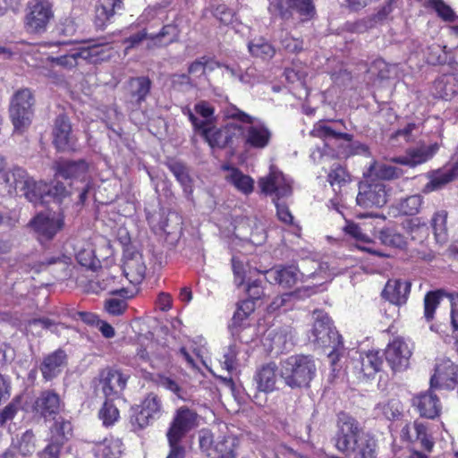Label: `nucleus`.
<instances>
[{
  "mask_svg": "<svg viewBox=\"0 0 458 458\" xmlns=\"http://www.w3.org/2000/svg\"><path fill=\"white\" fill-rule=\"evenodd\" d=\"M225 115L246 123V126L242 127V133L241 135L246 146L253 148H264L268 145L272 133L267 125L260 122H256L254 117L238 109L236 106L227 107Z\"/></svg>",
  "mask_w": 458,
  "mask_h": 458,
  "instance_id": "3",
  "label": "nucleus"
},
{
  "mask_svg": "<svg viewBox=\"0 0 458 458\" xmlns=\"http://www.w3.org/2000/svg\"><path fill=\"white\" fill-rule=\"evenodd\" d=\"M126 381L120 371L108 369L101 372L99 385L105 396L113 400L124 389Z\"/></svg>",
  "mask_w": 458,
  "mask_h": 458,
  "instance_id": "21",
  "label": "nucleus"
},
{
  "mask_svg": "<svg viewBox=\"0 0 458 458\" xmlns=\"http://www.w3.org/2000/svg\"><path fill=\"white\" fill-rule=\"evenodd\" d=\"M198 418L195 411L186 406L180 407L176 410L166 437H172L174 440H182L188 432L198 426Z\"/></svg>",
  "mask_w": 458,
  "mask_h": 458,
  "instance_id": "13",
  "label": "nucleus"
},
{
  "mask_svg": "<svg viewBox=\"0 0 458 458\" xmlns=\"http://www.w3.org/2000/svg\"><path fill=\"white\" fill-rule=\"evenodd\" d=\"M174 34L175 27L170 24L165 25L156 35H148L145 30L139 31L124 40L127 44L125 53L127 54L129 49L137 47L145 39L148 41V48L166 46L174 41Z\"/></svg>",
  "mask_w": 458,
  "mask_h": 458,
  "instance_id": "12",
  "label": "nucleus"
},
{
  "mask_svg": "<svg viewBox=\"0 0 458 458\" xmlns=\"http://www.w3.org/2000/svg\"><path fill=\"white\" fill-rule=\"evenodd\" d=\"M333 350L328 353L327 358L332 368V372L339 371L341 366L338 364L341 357L344 355V349L343 346L342 338L331 343Z\"/></svg>",
  "mask_w": 458,
  "mask_h": 458,
  "instance_id": "59",
  "label": "nucleus"
},
{
  "mask_svg": "<svg viewBox=\"0 0 458 458\" xmlns=\"http://www.w3.org/2000/svg\"><path fill=\"white\" fill-rule=\"evenodd\" d=\"M75 193H77L76 191H68L66 190L65 186L61 182H57L55 185L47 184V199L48 200L50 199H53L54 200H56L59 203H63L66 198H69Z\"/></svg>",
  "mask_w": 458,
  "mask_h": 458,
  "instance_id": "58",
  "label": "nucleus"
},
{
  "mask_svg": "<svg viewBox=\"0 0 458 458\" xmlns=\"http://www.w3.org/2000/svg\"><path fill=\"white\" fill-rule=\"evenodd\" d=\"M420 132V128L414 123H410L402 129H399L392 136L394 139L403 138L406 142L413 141Z\"/></svg>",
  "mask_w": 458,
  "mask_h": 458,
  "instance_id": "63",
  "label": "nucleus"
},
{
  "mask_svg": "<svg viewBox=\"0 0 458 458\" xmlns=\"http://www.w3.org/2000/svg\"><path fill=\"white\" fill-rule=\"evenodd\" d=\"M310 135L321 139L324 141V147H328L329 142L333 140H344L345 141H351L352 140L351 134L337 131L325 121L316 123L310 131Z\"/></svg>",
  "mask_w": 458,
  "mask_h": 458,
  "instance_id": "32",
  "label": "nucleus"
},
{
  "mask_svg": "<svg viewBox=\"0 0 458 458\" xmlns=\"http://www.w3.org/2000/svg\"><path fill=\"white\" fill-rule=\"evenodd\" d=\"M162 412V404L157 395L149 394L141 404V410L131 418L134 427L141 429L158 419Z\"/></svg>",
  "mask_w": 458,
  "mask_h": 458,
  "instance_id": "17",
  "label": "nucleus"
},
{
  "mask_svg": "<svg viewBox=\"0 0 458 458\" xmlns=\"http://www.w3.org/2000/svg\"><path fill=\"white\" fill-rule=\"evenodd\" d=\"M429 182L424 186L423 192L429 193L438 191L454 180L452 171H437L429 176Z\"/></svg>",
  "mask_w": 458,
  "mask_h": 458,
  "instance_id": "41",
  "label": "nucleus"
},
{
  "mask_svg": "<svg viewBox=\"0 0 458 458\" xmlns=\"http://www.w3.org/2000/svg\"><path fill=\"white\" fill-rule=\"evenodd\" d=\"M396 7L397 0H388L376 13L360 21L358 26H362L364 29H370L377 24H381L392 19V13Z\"/></svg>",
  "mask_w": 458,
  "mask_h": 458,
  "instance_id": "34",
  "label": "nucleus"
},
{
  "mask_svg": "<svg viewBox=\"0 0 458 458\" xmlns=\"http://www.w3.org/2000/svg\"><path fill=\"white\" fill-rule=\"evenodd\" d=\"M54 144L61 151L72 150L75 147V138L72 133V125L68 118L59 115L54 126Z\"/></svg>",
  "mask_w": 458,
  "mask_h": 458,
  "instance_id": "22",
  "label": "nucleus"
},
{
  "mask_svg": "<svg viewBox=\"0 0 458 458\" xmlns=\"http://www.w3.org/2000/svg\"><path fill=\"white\" fill-rule=\"evenodd\" d=\"M344 230L347 234L360 242L357 245L360 250L379 257L385 256L382 252L373 250L372 248L366 245L370 243L371 241L369 237L362 232L361 228L357 224L347 222Z\"/></svg>",
  "mask_w": 458,
  "mask_h": 458,
  "instance_id": "37",
  "label": "nucleus"
},
{
  "mask_svg": "<svg viewBox=\"0 0 458 458\" xmlns=\"http://www.w3.org/2000/svg\"><path fill=\"white\" fill-rule=\"evenodd\" d=\"M401 437L407 441H420L421 446L430 452L434 443L427 432V426L421 422L414 421L406 424L401 430Z\"/></svg>",
  "mask_w": 458,
  "mask_h": 458,
  "instance_id": "27",
  "label": "nucleus"
},
{
  "mask_svg": "<svg viewBox=\"0 0 458 458\" xmlns=\"http://www.w3.org/2000/svg\"><path fill=\"white\" fill-rule=\"evenodd\" d=\"M266 280L269 284H276L284 288L294 286L303 275L293 265H278L264 271Z\"/></svg>",
  "mask_w": 458,
  "mask_h": 458,
  "instance_id": "19",
  "label": "nucleus"
},
{
  "mask_svg": "<svg viewBox=\"0 0 458 458\" xmlns=\"http://www.w3.org/2000/svg\"><path fill=\"white\" fill-rule=\"evenodd\" d=\"M67 355L64 351L59 349L43 358L39 366L42 377L46 381L56 377L66 366Z\"/></svg>",
  "mask_w": 458,
  "mask_h": 458,
  "instance_id": "23",
  "label": "nucleus"
},
{
  "mask_svg": "<svg viewBox=\"0 0 458 458\" xmlns=\"http://www.w3.org/2000/svg\"><path fill=\"white\" fill-rule=\"evenodd\" d=\"M116 279L117 276L114 275L107 276L104 280L106 283L103 288L107 289L109 293L114 295H119L123 298H131L134 295L133 291L124 286L119 287V284L116 282Z\"/></svg>",
  "mask_w": 458,
  "mask_h": 458,
  "instance_id": "56",
  "label": "nucleus"
},
{
  "mask_svg": "<svg viewBox=\"0 0 458 458\" xmlns=\"http://www.w3.org/2000/svg\"><path fill=\"white\" fill-rule=\"evenodd\" d=\"M446 217L447 214L443 210L437 212L432 217L431 225L437 242L445 241Z\"/></svg>",
  "mask_w": 458,
  "mask_h": 458,
  "instance_id": "54",
  "label": "nucleus"
},
{
  "mask_svg": "<svg viewBox=\"0 0 458 458\" xmlns=\"http://www.w3.org/2000/svg\"><path fill=\"white\" fill-rule=\"evenodd\" d=\"M369 173L381 180H394L403 175V170L396 166L374 162L369 166Z\"/></svg>",
  "mask_w": 458,
  "mask_h": 458,
  "instance_id": "42",
  "label": "nucleus"
},
{
  "mask_svg": "<svg viewBox=\"0 0 458 458\" xmlns=\"http://www.w3.org/2000/svg\"><path fill=\"white\" fill-rule=\"evenodd\" d=\"M316 371L315 360L309 355H292L280 362V376L291 388L308 386Z\"/></svg>",
  "mask_w": 458,
  "mask_h": 458,
  "instance_id": "2",
  "label": "nucleus"
},
{
  "mask_svg": "<svg viewBox=\"0 0 458 458\" xmlns=\"http://www.w3.org/2000/svg\"><path fill=\"white\" fill-rule=\"evenodd\" d=\"M406 228L411 240L420 243L423 242L429 235L428 226L422 223L419 217L409 220Z\"/></svg>",
  "mask_w": 458,
  "mask_h": 458,
  "instance_id": "45",
  "label": "nucleus"
},
{
  "mask_svg": "<svg viewBox=\"0 0 458 458\" xmlns=\"http://www.w3.org/2000/svg\"><path fill=\"white\" fill-rule=\"evenodd\" d=\"M443 296L442 291L428 292L424 297V317L427 321L434 318L435 311Z\"/></svg>",
  "mask_w": 458,
  "mask_h": 458,
  "instance_id": "50",
  "label": "nucleus"
},
{
  "mask_svg": "<svg viewBox=\"0 0 458 458\" xmlns=\"http://www.w3.org/2000/svg\"><path fill=\"white\" fill-rule=\"evenodd\" d=\"M235 446L236 439L232 436H227L216 442L214 450L219 454H234Z\"/></svg>",
  "mask_w": 458,
  "mask_h": 458,
  "instance_id": "61",
  "label": "nucleus"
},
{
  "mask_svg": "<svg viewBox=\"0 0 458 458\" xmlns=\"http://www.w3.org/2000/svg\"><path fill=\"white\" fill-rule=\"evenodd\" d=\"M335 441V447L345 458H376V440L348 413L338 414Z\"/></svg>",
  "mask_w": 458,
  "mask_h": 458,
  "instance_id": "1",
  "label": "nucleus"
},
{
  "mask_svg": "<svg viewBox=\"0 0 458 458\" xmlns=\"http://www.w3.org/2000/svg\"><path fill=\"white\" fill-rule=\"evenodd\" d=\"M267 338L271 341V348L283 351L287 349L292 341V331L288 327L272 329L267 333Z\"/></svg>",
  "mask_w": 458,
  "mask_h": 458,
  "instance_id": "40",
  "label": "nucleus"
},
{
  "mask_svg": "<svg viewBox=\"0 0 458 458\" xmlns=\"http://www.w3.org/2000/svg\"><path fill=\"white\" fill-rule=\"evenodd\" d=\"M262 81L263 76L255 67L250 66L244 72L242 70V74L240 76L241 83L253 86L254 84L259 83Z\"/></svg>",
  "mask_w": 458,
  "mask_h": 458,
  "instance_id": "64",
  "label": "nucleus"
},
{
  "mask_svg": "<svg viewBox=\"0 0 458 458\" xmlns=\"http://www.w3.org/2000/svg\"><path fill=\"white\" fill-rule=\"evenodd\" d=\"M123 271L125 278L132 284L141 283L146 276L147 266L143 255L138 251L127 250L124 254Z\"/></svg>",
  "mask_w": 458,
  "mask_h": 458,
  "instance_id": "20",
  "label": "nucleus"
},
{
  "mask_svg": "<svg viewBox=\"0 0 458 458\" xmlns=\"http://www.w3.org/2000/svg\"><path fill=\"white\" fill-rule=\"evenodd\" d=\"M30 177L29 174L23 168L14 166L2 174L0 180L2 182L1 183L4 184V189L8 194L12 195L28 187Z\"/></svg>",
  "mask_w": 458,
  "mask_h": 458,
  "instance_id": "25",
  "label": "nucleus"
},
{
  "mask_svg": "<svg viewBox=\"0 0 458 458\" xmlns=\"http://www.w3.org/2000/svg\"><path fill=\"white\" fill-rule=\"evenodd\" d=\"M277 367L274 362H269L259 369L254 377L257 388L265 393L273 392L277 381Z\"/></svg>",
  "mask_w": 458,
  "mask_h": 458,
  "instance_id": "31",
  "label": "nucleus"
},
{
  "mask_svg": "<svg viewBox=\"0 0 458 458\" xmlns=\"http://www.w3.org/2000/svg\"><path fill=\"white\" fill-rule=\"evenodd\" d=\"M378 239L382 244L398 249L404 248L407 243L406 239L403 234L398 233L394 228L390 227L380 230Z\"/></svg>",
  "mask_w": 458,
  "mask_h": 458,
  "instance_id": "43",
  "label": "nucleus"
},
{
  "mask_svg": "<svg viewBox=\"0 0 458 458\" xmlns=\"http://www.w3.org/2000/svg\"><path fill=\"white\" fill-rule=\"evenodd\" d=\"M89 165L84 160L63 161L57 165V173L65 179H76L81 186L76 188L77 199L80 204H83L87 198L89 183L87 173Z\"/></svg>",
  "mask_w": 458,
  "mask_h": 458,
  "instance_id": "9",
  "label": "nucleus"
},
{
  "mask_svg": "<svg viewBox=\"0 0 458 458\" xmlns=\"http://www.w3.org/2000/svg\"><path fill=\"white\" fill-rule=\"evenodd\" d=\"M28 187L21 192L24 197L35 206L48 202L47 199V183L39 181L36 182L31 177L29 179Z\"/></svg>",
  "mask_w": 458,
  "mask_h": 458,
  "instance_id": "36",
  "label": "nucleus"
},
{
  "mask_svg": "<svg viewBox=\"0 0 458 458\" xmlns=\"http://www.w3.org/2000/svg\"><path fill=\"white\" fill-rule=\"evenodd\" d=\"M313 318L314 324L311 334L314 342H317L321 346H330L331 343H335L342 338L332 327L331 320L327 313L322 310H315Z\"/></svg>",
  "mask_w": 458,
  "mask_h": 458,
  "instance_id": "15",
  "label": "nucleus"
},
{
  "mask_svg": "<svg viewBox=\"0 0 458 458\" xmlns=\"http://www.w3.org/2000/svg\"><path fill=\"white\" fill-rule=\"evenodd\" d=\"M30 225L40 242L51 240L64 226V214L39 213L30 221Z\"/></svg>",
  "mask_w": 458,
  "mask_h": 458,
  "instance_id": "14",
  "label": "nucleus"
},
{
  "mask_svg": "<svg viewBox=\"0 0 458 458\" xmlns=\"http://www.w3.org/2000/svg\"><path fill=\"white\" fill-rule=\"evenodd\" d=\"M122 8V0H99L96 7L98 25L103 26L114 13Z\"/></svg>",
  "mask_w": 458,
  "mask_h": 458,
  "instance_id": "38",
  "label": "nucleus"
},
{
  "mask_svg": "<svg viewBox=\"0 0 458 458\" xmlns=\"http://www.w3.org/2000/svg\"><path fill=\"white\" fill-rule=\"evenodd\" d=\"M111 401L107 399L99 411V418L105 426H111L119 419V411Z\"/></svg>",
  "mask_w": 458,
  "mask_h": 458,
  "instance_id": "55",
  "label": "nucleus"
},
{
  "mask_svg": "<svg viewBox=\"0 0 458 458\" xmlns=\"http://www.w3.org/2000/svg\"><path fill=\"white\" fill-rule=\"evenodd\" d=\"M53 18V4L49 0H32L28 4L25 27L30 33L42 34Z\"/></svg>",
  "mask_w": 458,
  "mask_h": 458,
  "instance_id": "5",
  "label": "nucleus"
},
{
  "mask_svg": "<svg viewBox=\"0 0 458 458\" xmlns=\"http://www.w3.org/2000/svg\"><path fill=\"white\" fill-rule=\"evenodd\" d=\"M356 200L363 208L383 207L387 202L386 184L374 181L360 182Z\"/></svg>",
  "mask_w": 458,
  "mask_h": 458,
  "instance_id": "11",
  "label": "nucleus"
},
{
  "mask_svg": "<svg viewBox=\"0 0 458 458\" xmlns=\"http://www.w3.org/2000/svg\"><path fill=\"white\" fill-rule=\"evenodd\" d=\"M437 88L442 98L449 99L458 94V81L453 75L444 76L437 81Z\"/></svg>",
  "mask_w": 458,
  "mask_h": 458,
  "instance_id": "52",
  "label": "nucleus"
},
{
  "mask_svg": "<svg viewBox=\"0 0 458 458\" xmlns=\"http://www.w3.org/2000/svg\"><path fill=\"white\" fill-rule=\"evenodd\" d=\"M126 299L122 297V299L110 298L106 300L105 302L106 310L113 316L122 315L127 309Z\"/></svg>",
  "mask_w": 458,
  "mask_h": 458,
  "instance_id": "62",
  "label": "nucleus"
},
{
  "mask_svg": "<svg viewBox=\"0 0 458 458\" xmlns=\"http://www.w3.org/2000/svg\"><path fill=\"white\" fill-rule=\"evenodd\" d=\"M385 354L393 370H403L409 365L411 349L403 338L396 337L387 344Z\"/></svg>",
  "mask_w": 458,
  "mask_h": 458,
  "instance_id": "16",
  "label": "nucleus"
},
{
  "mask_svg": "<svg viewBox=\"0 0 458 458\" xmlns=\"http://www.w3.org/2000/svg\"><path fill=\"white\" fill-rule=\"evenodd\" d=\"M102 54L100 45L82 46L60 56H48L47 64L56 65L66 70H71L78 65L79 60L82 59L89 63H97Z\"/></svg>",
  "mask_w": 458,
  "mask_h": 458,
  "instance_id": "6",
  "label": "nucleus"
},
{
  "mask_svg": "<svg viewBox=\"0 0 458 458\" xmlns=\"http://www.w3.org/2000/svg\"><path fill=\"white\" fill-rule=\"evenodd\" d=\"M220 63L214 62L207 56H202L195 60L189 66L188 72L193 77L200 78L205 74L207 70L213 71L216 67H219Z\"/></svg>",
  "mask_w": 458,
  "mask_h": 458,
  "instance_id": "47",
  "label": "nucleus"
},
{
  "mask_svg": "<svg viewBox=\"0 0 458 458\" xmlns=\"http://www.w3.org/2000/svg\"><path fill=\"white\" fill-rule=\"evenodd\" d=\"M430 7H432L437 15L446 21H453L455 19V13L453 9L447 5L443 0H430Z\"/></svg>",
  "mask_w": 458,
  "mask_h": 458,
  "instance_id": "60",
  "label": "nucleus"
},
{
  "mask_svg": "<svg viewBox=\"0 0 458 458\" xmlns=\"http://www.w3.org/2000/svg\"><path fill=\"white\" fill-rule=\"evenodd\" d=\"M129 86L131 96L136 98L138 104H140L149 94L151 81L145 76L131 78Z\"/></svg>",
  "mask_w": 458,
  "mask_h": 458,
  "instance_id": "39",
  "label": "nucleus"
},
{
  "mask_svg": "<svg viewBox=\"0 0 458 458\" xmlns=\"http://www.w3.org/2000/svg\"><path fill=\"white\" fill-rule=\"evenodd\" d=\"M72 431V425L69 421L56 420L51 428V443L62 446Z\"/></svg>",
  "mask_w": 458,
  "mask_h": 458,
  "instance_id": "48",
  "label": "nucleus"
},
{
  "mask_svg": "<svg viewBox=\"0 0 458 458\" xmlns=\"http://www.w3.org/2000/svg\"><path fill=\"white\" fill-rule=\"evenodd\" d=\"M123 446L121 439L111 436L96 444L95 455L98 458H120L123 450Z\"/></svg>",
  "mask_w": 458,
  "mask_h": 458,
  "instance_id": "33",
  "label": "nucleus"
},
{
  "mask_svg": "<svg viewBox=\"0 0 458 458\" xmlns=\"http://www.w3.org/2000/svg\"><path fill=\"white\" fill-rule=\"evenodd\" d=\"M437 150L438 145L436 143L430 145H420L408 148L405 155L393 157L391 158V161L409 167H415L431 159Z\"/></svg>",
  "mask_w": 458,
  "mask_h": 458,
  "instance_id": "18",
  "label": "nucleus"
},
{
  "mask_svg": "<svg viewBox=\"0 0 458 458\" xmlns=\"http://www.w3.org/2000/svg\"><path fill=\"white\" fill-rule=\"evenodd\" d=\"M60 410V396L53 390L42 391L33 404V411L44 418L56 415Z\"/></svg>",
  "mask_w": 458,
  "mask_h": 458,
  "instance_id": "24",
  "label": "nucleus"
},
{
  "mask_svg": "<svg viewBox=\"0 0 458 458\" xmlns=\"http://www.w3.org/2000/svg\"><path fill=\"white\" fill-rule=\"evenodd\" d=\"M259 187L273 202L288 198L293 192L291 181L282 172L273 168L267 175L259 180Z\"/></svg>",
  "mask_w": 458,
  "mask_h": 458,
  "instance_id": "7",
  "label": "nucleus"
},
{
  "mask_svg": "<svg viewBox=\"0 0 458 458\" xmlns=\"http://www.w3.org/2000/svg\"><path fill=\"white\" fill-rule=\"evenodd\" d=\"M242 133V126L229 123L222 128L205 127L201 135L211 148H224L235 144Z\"/></svg>",
  "mask_w": 458,
  "mask_h": 458,
  "instance_id": "8",
  "label": "nucleus"
},
{
  "mask_svg": "<svg viewBox=\"0 0 458 458\" xmlns=\"http://www.w3.org/2000/svg\"><path fill=\"white\" fill-rule=\"evenodd\" d=\"M411 291V283L405 280H389L382 293L383 297L395 305L406 302Z\"/></svg>",
  "mask_w": 458,
  "mask_h": 458,
  "instance_id": "28",
  "label": "nucleus"
},
{
  "mask_svg": "<svg viewBox=\"0 0 458 458\" xmlns=\"http://www.w3.org/2000/svg\"><path fill=\"white\" fill-rule=\"evenodd\" d=\"M248 48L253 56L263 60L272 58L276 53L274 47L264 38H259L250 42Z\"/></svg>",
  "mask_w": 458,
  "mask_h": 458,
  "instance_id": "44",
  "label": "nucleus"
},
{
  "mask_svg": "<svg viewBox=\"0 0 458 458\" xmlns=\"http://www.w3.org/2000/svg\"><path fill=\"white\" fill-rule=\"evenodd\" d=\"M34 104V96L29 89H21L13 95L9 114L15 132L22 133L30 125Z\"/></svg>",
  "mask_w": 458,
  "mask_h": 458,
  "instance_id": "4",
  "label": "nucleus"
},
{
  "mask_svg": "<svg viewBox=\"0 0 458 458\" xmlns=\"http://www.w3.org/2000/svg\"><path fill=\"white\" fill-rule=\"evenodd\" d=\"M422 203V196L414 194L405 198L400 202L399 210L403 215L414 216L420 211Z\"/></svg>",
  "mask_w": 458,
  "mask_h": 458,
  "instance_id": "53",
  "label": "nucleus"
},
{
  "mask_svg": "<svg viewBox=\"0 0 458 458\" xmlns=\"http://www.w3.org/2000/svg\"><path fill=\"white\" fill-rule=\"evenodd\" d=\"M430 388L456 390L458 393V367L449 359L440 360L430 378Z\"/></svg>",
  "mask_w": 458,
  "mask_h": 458,
  "instance_id": "10",
  "label": "nucleus"
},
{
  "mask_svg": "<svg viewBox=\"0 0 458 458\" xmlns=\"http://www.w3.org/2000/svg\"><path fill=\"white\" fill-rule=\"evenodd\" d=\"M249 316L250 315L244 314L241 310L237 308L232 318V323L230 325L232 335L237 338L240 342H249V339L244 338V336L241 335L242 331L248 329L246 320Z\"/></svg>",
  "mask_w": 458,
  "mask_h": 458,
  "instance_id": "46",
  "label": "nucleus"
},
{
  "mask_svg": "<svg viewBox=\"0 0 458 458\" xmlns=\"http://www.w3.org/2000/svg\"><path fill=\"white\" fill-rule=\"evenodd\" d=\"M17 448L23 456L30 455L35 451V437L31 430L25 431L18 439Z\"/></svg>",
  "mask_w": 458,
  "mask_h": 458,
  "instance_id": "57",
  "label": "nucleus"
},
{
  "mask_svg": "<svg viewBox=\"0 0 458 458\" xmlns=\"http://www.w3.org/2000/svg\"><path fill=\"white\" fill-rule=\"evenodd\" d=\"M376 414L383 416L386 420H394L401 414L400 402L397 400H390L387 402L379 403L376 408Z\"/></svg>",
  "mask_w": 458,
  "mask_h": 458,
  "instance_id": "49",
  "label": "nucleus"
},
{
  "mask_svg": "<svg viewBox=\"0 0 458 458\" xmlns=\"http://www.w3.org/2000/svg\"><path fill=\"white\" fill-rule=\"evenodd\" d=\"M284 11L275 10L282 18L288 19L293 12H296L303 20H310L316 14L313 0H284Z\"/></svg>",
  "mask_w": 458,
  "mask_h": 458,
  "instance_id": "30",
  "label": "nucleus"
},
{
  "mask_svg": "<svg viewBox=\"0 0 458 458\" xmlns=\"http://www.w3.org/2000/svg\"><path fill=\"white\" fill-rule=\"evenodd\" d=\"M359 363L364 377H370L381 369L383 360L378 351H369L360 354Z\"/></svg>",
  "mask_w": 458,
  "mask_h": 458,
  "instance_id": "35",
  "label": "nucleus"
},
{
  "mask_svg": "<svg viewBox=\"0 0 458 458\" xmlns=\"http://www.w3.org/2000/svg\"><path fill=\"white\" fill-rule=\"evenodd\" d=\"M222 169L228 172L225 180L238 191L244 195L252 193L254 190V180L250 175L243 174L239 168L230 165H224Z\"/></svg>",
  "mask_w": 458,
  "mask_h": 458,
  "instance_id": "29",
  "label": "nucleus"
},
{
  "mask_svg": "<svg viewBox=\"0 0 458 458\" xmlns=\"http://www.w3.org/2000/svg\"><path fill=\"white\" fill-rule=\"evenodd\" d=\"M420 415L428 419H435L440 414L441 403L439 398L430 390L420 394L413 399Z\"/></svg>",
  "mask_w": 458,
  "mask_h": 458,
  "instance_id": "26",
  "label": "nucleus"
},
{
  "mask_svg": "<svg viewBox=\"0 0 458 458\" xmlns=\"http://www.w3.org/2000/svg\"><path fill=\"white\" fill-rule=\"evenodd\" d=\"M168 167L184 191H191V180L185 165L180 162L172 161L168 164Z\"/></svg>",
  "mask_w": 458,
  "mask_h": 458,
  "instance_id": "51",
  "label": "nucleus"
}]
</instances>
